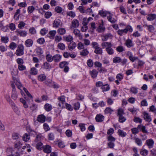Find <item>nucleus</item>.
<instances>
[{
    "label": "nucleus",
    "instance_id": "f257e3e1",
    "mask_svg": "<svg viewBox=\"0 0 156 156\" xmlns=\"http://www.w3.org/2000/svg\"><path fill=\"white\" fill-rule=\"evenodd\" d=\"M24 48L22 44H19L16 50L15 54L17 56H21L24 54Z\"/></svg>",
    "mask_w": 156,
    "mask_h": 156
},
{
    "label": "nucleus",
    "instance_id": "f03ea898",
    "mask_svg": "<svg viewBox=\"0 0 156 156\" xmlns=\"http://www.w3.org/2000/svg\"><path fill=\"white\" fill-rule=\"evenodd\" d=\"M22 88H23V90L25 91L28 97H24L26 100L27 101H30L29 102H32L33 101V100L32 99L33 97L32 96L25 88L23 87Z\"/></svg>",
    "mask_w": 156,
    "mask_h": 156
},
{
    "label": "nucleus",
    "instance_id": "7ed1b4c3",
    "mask_svg": "<svg viewBox=\"0 0 156 156\" xmlns=\"http://www.w3.org/2000/svg\"><path fill=\"white\" fill-rule=\"evenodd\" d=\"M59 101V103L58 104L59 106L60 107H63V105L65 102V97L64 96H62L58 98Z\"/></svg>",
    "mask_w": 156,
    "mask_h": 156
},
{
    "label": "nucleus",
    "instance_id": "20e7f679",
    "mask_svg": "<svg viewBox=\"0 0 156 156\" xmlns=\"http://www.w3.org/2000/svg\"><path fill=\"white\" fill-rule=\"evenodd\" d=\"M62 23L59 19H57L55 20L53 23V27L55 28L58 27L59 26H62Z\"/></svg>",
    "mask_w": 156,
    "mask_h": 156
},
{
    "label": "nucleus",
    "instance_id": "39448f33",
    "mask_svg": "<svg viewBox=\"0 0 156 156\" xmlns=\"http://www.w3.org/2000/svg\"><path fill=\"white\" fill-rule=\"evenodd\" d=\"M112 35L111 33H108L101 36V39L103 41H106L108 39H111Z\"/></svg>",
    "mask_w": 156,
    "mask_h": 156
},
{
    "label": "nucleus",
    "instance_id": "423d86ee",
    "mask_svg": "<svg viewBox=\"0 0 156 156\" xmlns=\"http://www.w3.org/2000/svg\"><path fill=\"white\" fill-rule=\"evenodd\" d=\"M43 151L47 153H50L51 152V147L48 145L44 146L43 148Z\"/></svg>",
    "mask_w": 156,
    "mask_h": 156
},
{
    "label": "nucleus",
    "instance_id": "0eeeda50",
    "mask_svg": "<svg viewBox=\"0 0 156 156\" xmlns=\"http://www.w3.org/2000/svg\"><path fill=\"white\" fill-rule=\"evenodd\" d=\"M143 115H144V119L148 122H150L151 121V119L150 115L149 114L145 112H144Z\"/></svg>",
    "mask_w": 156,
    "mask_h": 156
},
{
    "label": "nucleus",
    "instance_id": "6e6552de",
    "mask_svg": "<svg viewBox=\"0 0 156 156\" xmlns=\"http://www.w3.org/2000/svg\"><path fill=\"white\" fill-rule=\"evenodd\" d=\"M45 119L46 117L43 114L38 115L37 118V120L41 123H44L45 121Z\"/></svg>",
    "mask_w": 156,
    "mask_h": 156
},
{
    "label": "nucleus",
    "instance_id": "1a4fd4ad",
    "mask_svg": "<svg viewBox=\"0 0 156 156\" xmlns=\"http://www.w3.org/2000/svg\"><path fill=\"white\" fill-rule=\"evenodd\" d=\"M113 16V15L110 12L108 13V16L107 17L109 21L113 23L116 22V20L112 17Z\"/></svg>",
    "mask_w": 156,
    "mask_h": 156
},
{
    "label": "nucleus",
    "instance_id": "9d476101",
    "mask_svg": "<svg viewBox=\"0 0 156 156\" xmlns=\"http://www.w3.org/2000/svg\"><path fill=\"white\" fill-rule=\"evenodd\" d=\"M147 19L149 21H152L156 19V14H150L147 16Z\"/></svg>",
    "mask_w": 156,
    "mask_h": 156
},
{
    "label": "nucleus",
    "instance_id": "9b49d317",
    "mask_svg": "<svg viewBox=\"0 0 156 156\" xmlns=\"http://www.w3.org/2000/svg\"><path fill=\"white\" fill-rule=\"evenodd\" d=\"M79 25V22L77 20L75 19L72 21L71 27L76 28L78 27Z\"/></svg>",
    "mask_w": 156,
    "mask_h": 156
},
{
    "label": "nucleus",
    "instance_id": "f8f14e48",
    "mask_svg": "<svg viewBox=\"0 0 156 156\" xmlns=\"http://www.w3.org/2000/svg\"><path fill=\"white\" fill-rule=\"evenodd\" d=\"M127 55L129 56L130 60L132 62H133L136 60L138 59L137 57H133L132 53L130 51H128Z\"/></svg>",
    "mask_w": 156,
    "mask_h": 156
},
{
    "label": "nucleus",
    "instance_id": "ddd939ff",
    "mask_svg": "<svg viewBox=\"0 0 156 156\" xmlns=\"http://www.w3.org/2000/svg\"><path fill=\"white\" fill-rule=\"evenodd\" d=\"M73 33L77 37H78L80 39L82 38V35L80 33V31L77 29H75L73 30Z\"/></svg>",
    "mask_w": 156,
    "mask_h": 156
},
{
    "label": "nucleus",
    "instance_id": "4468645a",
    "mask_svg": "<svg viewBox=\"0 0 156 156\" xmlns=\"http://www.w3.org/2000/svg\"><path fill=\"white\" fill-rule=\"evenodd\" d=\"M33 43V40L31 39H29L25 41V44L27 47H30L32 46Z\"/></svg>",
    "mask_w": 156,
    "mask_h": 156
},
{
    "label": "nucleus",
    "instance_id": "2eb2a0df",
    "mask_svg": "<svg viewBox=\"0 0 156 156\" xmlns=\"http://www.w3.org/2000/svg\"><path fill=\"white\" fill-rule=\"evenodd\" d=\"M13 78L14 80V83L18 88L20 90H21L23 88V87L22 86V84L19 82L17 81V79H16L15 77L13 76Z\"/></svg>",
    "mask_w": 156,
    "mask_h": 156
},
{
    "label": "nucleus",
    "instance_id": "dca6fc26",
    "mask_svg": "<svg viewBox=\"0 0 156 156\" xmlns=\"http://www.w3.org/2000/svg\"><path fill=\"white\" fill-rule=\"evenodd\" d=\"M104 119V116L100 114L97 115L95 117V119L97 122H101L103 121Z\"/></svg>",
    "mask_w": 156,
    "mask_h": 156
},
{
    "label": "nucleus",
    "instance_id": "f3484780",
    "mask_svg": "<svg viewBox=\"0 0 156 156\" xmlns=\"http://www.w3.org/2000/svg\"><path fill=\"white\" fill-rule=\"evenodd\" d=\"M98 73V72L95 69H94L90 72L91 77L93 78L96 77Z\"/></svg>",
    "mask_w": 156,
    "mask_h": 156
},
{
    "label": "nucleus",
    "instance_id": "a211bd4d",
    "mask_svg": "<svg viewBox=\"0 0 156 156\" xmlns=\"http://www.w3.org/2000/svg\"><path fill=\"white\" fill-rule=\"evenodd\" d=\"M146 143L149 148H151L154 144V141L152 139H149L146 140Z\"/></svg>",
    "mask_w": 156,
    "mask_h": 156
},
{
    "label": "nucleus",
    "instance_id": "6ab92c4d",
    "mask_svg": "<svg viewBox=\"0 0 156 156\" xmlns=\"http://www.w3.org/2000/svg\"><path fill=\"white\" fill-rule=\"evenodd\" d=\"M42 67L43 69L48 70H49L51 68V66L49 63L46 62L43 63L42 65Z\"/></svg>",
    "mask_w": 156,
    "mask_h": 156
},
{
    "label": "nucleus",
    "instance_id": "aec40b11",
    "mask_svg": "<svg viewBox=\"0 0 156 156\" xmlns=\"http://www.w3.org/2000/svg\"><path fill=\"white\" fill-rule=\"evenodd\" d=\"M86 18H84L83 19V20L84 22L83 26L81 28V31L83 32H85L86 31L87 29V26L88 24V22H84V21L86 20Z\"/></svg>",
    "mask_w": 156,
    "mask_h": 156
},
{
    "label": "nucleus",
    "instance_id": "412c9836",
    "mask_svg": "<svg viewBox=\"0 0 156 156\" xmlns=\"http://www.w3.org/2000/svg\"><path fill=\"white\" fill-rule=\"evenodd\" d=\"M61 58V55L59 54H56L53 56V60L55 62H58L60 61Z\"/></svg>",
    "mask_w": 156,
    "mask_h": 156
},
{
    "label": "nucleus",
    "instance_id": "4be33fe9",
    "mask_svg": "<svg viewBox=\"0 0 156 156\" xmlns=\"http://www.w3.org/2000/svg\"><path fill=\"white\" fill-rule=\"evenodd\" d=\"M76 46V44L72 41L69 45L68 48L70 51H72L75 48Z\"/></svg>",
    "mask_w": 156,
    "mask_h": 156
},
{
    "label": "nucleus",
    "instance_id": "5701e85b",
    "mask_svg": "<svg viewBox=\"0 0 156 156\" xmlns=\"http://www.w3.org/2000/svg\"><path fill=\"white\" fill-rule=\"evenodd\" d=\"M103 23V22L102 21V23ZM105 30V27L103 26V24H101L99 26L98 28L97 29V31L99 33L103 32Z\"/></svg>",
    "mask_w": 156,
    "mask_h": 156
},
{
    "label": "nucleus",
    "instance_id": "b1692460",
    "mask_svg": "<svg viewBox=\"0 0 156 156\" xmlns=\"http://www.w3.org/2000/svg\"><path fill=\"white\" fill-rule=\"evenodd\" d=\"M125 44L126 45L128 48L131 47L133 46L132 40L129 39H127L126 41Z\"/></svg>",
    "mask_w": 156,
    "mask_h": 156
},
{
    "label": "nucleus",
    "instance_id": "393cba45",
    "mask_svg": "<svg viewBox=\"0 0 156 156\" xmlns=\"http://www.w3.org/2000/svg\"><path fill=\"white\" fill-rule=\"evenodd\" d=\"M67 16H70L72 18H74L76 16L75 13L72 11H67L66 12Z\"/></svg>",
    "mask_w": 156,
    "mask_h": 156
},
{
    "label": "nucleus",
    "instance_id": "a878e982",
    "mask_svg": "<svg viewBox=\"0 0 156 156\" xmlns=\"http://www.w3.org/2000/svg\"><path fill=\"white\" fill-rule=\"evenodd\" d=\"M101 46L103 48H104L105 47H110L112 46L111 43L108 42H105L102 43L101 44Z\"/></svg>",
    "mask_w": 156,
    "mask_h": 156
},
{
    "label": "nucleus",
    "instance_id": "bb28decb",
    "mask_svg": "<svg viewBox=\"0 0 156 156\" xmlns=\"http://www.w3.org/2000/svg\"><path fill=\"white\" fill-rule=\"evenodd\" d=\"M148 151L147 150L143 148L141 149L140 152V154L142 155L143 156H146L148 154Z\"/></svg>",
    "mask_w": 156,
    "mask_h": 156
},
{
    "label": "nucleus",
    "instance_id": "cd10ccee",
    "mask_svg": "<svg viewBox=\"0 0 156 156\" xmlns=\"http://www.w3.org/2000/svg\"><path fill=\"white\" fill-rule=\"evenodd\" d=\"M8 101L10 103H12V108L13 109L14 111L17 114H19V112L18 110V108L16 107L14 104L11 101H10V100H8Z\"/></svg>",
    "mask_w": 156,
    "mask_h": 156
},
{
    "label": "nucleus",
    "instance_id": "c85d7f7f",
    "mask_svg": "<svg viewBox=\"0 0 156 156\" xmlns=\"http://www.w3.org/2000/svg\"><path fill=\"white\" fill-rule=\"evenodd\" d=\"M17 33V35H20L22 37L26 36L27 34V33L26 31H16Z\"/></svg>",
    "mask_w": 156,
    "mask_h": 156
},
{
    "label": "nucleus",
    "instance_id": "c756f323",
    "mask_svg": "<svg viewBox=\"0 0 156 156\" xmlns=\"http://www.w3.org/2000/svg\"><path fill=\"white\" fill-rule=\"evenodd\" d=\"M58 33L60 35L65 34L66 32V30L64 28H59L57 30Z\"/></svg>",
    "mask_w": 156,
    "mask_h": 156
},
{
    "label": "nucleus",
    "instance_id": "7c9ffc66",
    "mask_svg": "<svg viewBox=\"0 0 156 156\" xmlns=\"http://www.w3.org/2000/svg\"><path fill=\"white\" fill-rule=\"evenodd\" d=\"M95 49L94 52L96 54L100 55H101L102 54V50L101 48L98 47L96 48Z\"/></svg>",
    "mask_w": 156,
    "mask_h": 156
},
{
    "label": "nucleus",
    "instance_id": "2f4dec72",
    "mask_svg": "<svg viewBox=\"0 0 156 156\" xmlns=\"http://www.w3.org/2000/svg\"><path fill=\"white\" fill-rule=\"evenodd\" d=\"M134 140H135V142L139 146H140L142 145V141L141 139L139 138L136 137H134Z\"/></svg>",
    "mask_w": 156,
    "mask_h": 156
},
{
    "label": "nucleus",
    "instance_id": "473e14b6",
    "mask_svg": "<svg viewBox=\"0 0 156 156\" xmlns=\"http://www.w3.org/2000/svg\"><path fill=\"white\" fill-rule=\"evenodd\" d=\"M46 58L47 62H51L53 60V57L49 54H48L46 55Z\"/></svg>",
    "mask_w": 156,
    "mask_h": 156
},
{
    "label": "nucleus",
    "instance_id": "72a5a7b5",
    "mask_svg": "<svg viewBox=\"0 0 156 156\" xmlns=\"http://www.w3.org/2000/svg\"><path fill=\"white\" fill-rule=\"evenodd\" d=\"M89 53L88 50L87 49H84L82 50L80 53V54L82 56H85L87 55Z\"/></svg>",
    "mask_w": 156,
    "mask_h": 156
},
{
    "label": "nucleus",
    "instance_id": "f704fd0d",
    "mask_svg": "<svg viewBox=\"0 0 156 156\" xmlns=\"http://www.w3.org/2000/svg\"><path fill=\"white\" fill-rule=\"evenodd\" d=\"M30 138V136L29 134L26 133L23 137V140L26 142L28 141Z\"/></svg>",
    "mask_w": 156,
    "mask_h": 156
},
{
    "label": "nucleus",
    "instance_id": "c9c22d12",
    "mask_svg": "<svg viewBox=\"0 0 156 156\" xmlns=\"http://www.w3.org/2000/svg\"><path fill=\"white\" fill-rule=\"evenodd\" d=\"M137 128L140 129L142 132L144 133H147V131L146 129V127L144 126H143L140 125H139L137 126Z\"/></svg>",
    "mask_w": 156,
    "mask_h": 156
},
{
    "label": "nucleus",
    "instance_id": "e433bc0d",
    "mask_svg": "<svg viewBox=\"0 0 156 156\" xmlns=\"http://www.w3.org/2000/svg\"><path fill=\"white\" fill-rule=\"evenodd\" d=\"M111 47H107L106 48V51L109 55H112L114 53V50Z\"/></svg>",
    "mask_w": 156,
    "mask_h": 156
},
{
    "label": "nucleus",
    "instance_id": "4c0bfd02",
    "mask_svg": "<svg viewBox=\"0 0 156 156\" xmlns=\"http://www.w3.org/2000/svg\"><path fill=\"white\" fill-rule=\"evenodd\" d=\"M109 12H110L101 10L99 11V13L101 16L104 17L106 16L107 15H108Z\"/></svg>",
    "mask_w": 156,
    "mask_h": 156
},
{
    "label": "nucleus",
    "instance_id": "58836bf2",
    "mask_svg": "<svg viewBox=\"0 0 156 156\" xmlns=\"http://www.w3.org/2000/svg\"><path fill=\"white\" fill-rule=\"evenodd\" d=\"M44 146L43 145L42 143L41 142L37 143L36 147L38 150H41L43 148Z\"/></svg>",
    "mask_w": 156,
    "mask_h": 156
},
{
    "label": "nucleus",
    "instance_id": "ea45409f",
    "mask_svg": "<svg viewBox=\"0 0 156 156\" xmlns=\"http://www.w3.org/2000/svg\"><path fill=\"white\" fill-rule=\"evenodd\" d=\"M57 47L59 49L62 50H64L65 49V44L62 43H58Z\"/></svg>",
    "mask_w": 156,
    "mask_h": 156
},
{
    "label": "nucleus",
    "instance_id": "a19ab883",
    "mask_svg": "<svg viewBox=\"0 0 156 156\" xmlns=\"http://www.w3.org/2000/svg\"><path fill=\"white\" fill-rule=\"evenodd\" d=\"M30 73L33 75H36L37 74V70L34 67H32L31 69Z\"/></svg>",
    "mask_w": 156,
    "mask_h": 156
},
{
    "label": "nucleus",
    "instance_id": "79ce46f5",
    "mask_svg": "<svg viewBox=\"0 0 156 156\" xmlns=\"http://www.w3.org/2000/svg\"><path fill=\"white\" fill-rule=\"evenodd\" d=\"M117 32L118 34L121 36L127 34L125 29L123 30H119Z\"/></svg>",
    "mask_w": 156,
    "mask_h": 156
},
{
    "label": "nucleus",
    "instance_id": "37998d69",
    "mask_svg": "<svg viewBox=\"0 0 156 156\" xmlns=\"http://www.w3.org/2000/svg\"><path fill=\"white\" fill-rule=\"evenodd\" d=\"M46 78V76L44 74H41L38 76V79L40 81H42L44 80Z\"/></svg>",
    "mask_w": 156,
    "mask_h": 156
},
{
    "label": "nucleus",
    "instance_id": "c03bdc74",
    "mask_svg": "<svg viewBox=\"0 0 156 156\" xmlns=\"http://www.w3.org/2000/svg\"><path fill=\"white\" fill-rule=\"evenodd\" d=\"M113 61L114 63H119L122 61V59L120 58L116 57L113 58Z\"/></svg>",
    "mask_w": 156,
    "mask_h": 156
},
{
    "label": "nucleus",
    "instance_id": "a18cd8bd",
    "mask_svg": "<svg viewBox=\"0 0 156 156\" xmlns=\"http://www.w3.org/2000/svg\"><path fill=\"white\" fill-rule=\"evenodd\" d=\"M11 97L14 100H16L17 98V95L16 90H12Z\"/></svg>",
    "mask_w": 156,
    "mask_h": 156
},
{
    "label": "nucleus",
    "instance_id": "49530a36",
    "mask_svg": "<svg viewBox=\"0 0 156 156\" xmlns=\"http://www.w3.org/2000/svg\"><path fill=\"white\" fill-rule=\"evenodd\" d=\"M55 10L57 13H60L63 11V9L60 6H57L55 7Z\"/></svg>",
    "mask_w": 156,
    "mask_h": 156
},
{
    "label": "nucleus",
    "instance_id": "de8ad7c7",
    "mask_svg": "<svg viewBox=\"0 0 156 156\" xmlns=\"http://www.w3.org/2000/svg\"><path fill=\"white\" fill-rule=\"evenodd\" d=\"M64 38H65L66 41L69 42H71L73 39V37L70 35L64 37Z\"/></svg>",
    "mask_w": 156,
    "mask_h": 156
},
{
    "label": "nucleus",
    "instance_id": "09e8293b",
    "mask_svg": "<svg viewBox=\"0 0 156 156\" xmlns=\"http://www.w3.org/2000/svg\"><path fill=\"white\" fill-rule=\"evenodd\" d=\"M118 133L119 135L122 137H125L126 135V132L122 131L120 129L118 130Z\"/></svg>",
    "mask_w": 156,
    "mask_h": 156
},
{
    "label": "nucleus",
    "instance_id": "8fccbe9b",
    "mask_svg": "<svg viewBox=\"0 0 156 156\" xmlns=\"http://www.w3.org/2000/svg\"><path fill=\"white\" fill-rule=\"evenodd\" d=\"M44 108L47 111H49L51 110L52 107L50 104H46L44 105Z\"/></svg>",
    "mask_w": 156,
    "mask_h": 156
},
{
    "label": "nucleus",
    "instance_id": "3c124183",
    "mask_svg": "<svg viewBox=\"0 0 156 156\" xmlns=\"http://www.w3.org/2000/svg\"><path fill=\"white\" fill-rule=\"evenodd\" d=\"M1 40L5 43H7L9 41V38L7 36L2 37Z\"/></svg>",
    "mask_w": 156,
    "mask_h": 156
},
{
    "label": "nucleus",
    "instance_id": "603ef678",
    "mask_svg": "<svg viewBox=\"0 0 156 156\" xmlns=\"http://www.w3.org/2000/svg\"><path fill=\"white\" fill-rule=\"evenodd\" d=\"M101 88L103 90V91H105L108 90L110 88L109 85L107 84L102 86Z\"/></svg>",
    "mask_w": 156,
    "mask_h": 156
},
{
    "label": "nucleus",
    "instance_id": "864d4df0",
    "mask_svg": "<svg viewBox=\"0 0 156 156\" xmlns=\"http://www.w3.org/2000/svg\"><path fill=\"white\" fill-rule=\"evenodd\" d=\"M125 29L127 33L128 31L131 32L133 31L132 27L129 25H127Z\"/></svg>",
    "mask_w": 156,
    "mask_h": 156
},
{
    "label": "nucleus",
    "instance_id": "5fc2aeb1",
    "mask_svg": "<svg viewBox=\"0 0 156 156\" xmlns=\"http://www.w3.org/2000/svg\"><path fill=\"white\" fill-rule=\"evenodd\" d=\"M56 33V30H51L49 32V34L50 35V37L51 38H54V37Z\"/></svg>",
    "mask_w": 156,
    "mask_h": 156
},
{
    "label": "nucleus",
    "instance_id": "6e6d98bb",
    "mask_svg": "<svg viewBox=\"0 0 156 156\" xmlns=\"http://www.w3.org/2000/svg\"><path fill=\"white\" fill-rule=\"evenodd\" d=\"M73 105L74 106V109L75 110H78L79 109L80 105L79 102H77L76 103H74Z\"/></svg>",
    "mask_w": 156,
    "mask_h": 156
},
{
    "label": "nucleus",
    "instance_id": "4d7b16f0",
    "mask_svg": "<svg viewBox=\"0 0 156 156\" xmlns=\"http://www.w3.org/2000/svg\"><path fill=\"white\" fill-rule=\"evenodd\" d=\"M118 117L119 120L120 122L123 123L125 122L126 120V118L123 115H120Z\"/></svg>",
    "mask_w": 156,
    "mask_h": 156
},
{
    "label": "nucleus",
    "instance_id": "13d9d810",
    "mask_svg": "<svg viewBox=\"0 0 156 156\" xmlns=\"http://www.w3.org/2000/svg\"><path fill=\"white\" fill-rule=\"evenodd\" d=\"M34 9L35 8L33 6H30L28 7L27 11L29 13H31Z\"/></svg>",
    "mask_w": 156,
    "mask_h": 156
},
{
    "label": "nucleus",
    "instance_id": "bf43d9fd",
    "mask_svg": "<svg viewBox=\"0 0 156 156\" xmlns=\"http://www.w3.org/2000/svg\"><path fill=\"white\" fill-rule=\"evenodd\" d=\"M154 27L152 25H149L147 29L150 32H153L155 30Z\"/></svg>",
    "mask_w": 156,
    "mask_h": 156
},
{
    "label": "nucleus",
    "instance_id": "052dcab7",
    "mask_svg": "<svg viewBox=\"0 0 156 156\" xmlns=\"http://www.w3.org/2000/svg\"><path fill=\"white\" fill-rule=\"evenodd\" d=\"M68 63L66 61L62 62H61L59 64V67L60 68H62L67 66Z\"/></svg>",
    "mask_w": 156,
    "mask_h": 156
},
{
    "label": "nucleus",
    "instance_id": "680f3d73",
    "mask_svg": "<svg viewBox=\"0 0 156 156\" xmlns=\"http://www.w3.org/2000/svg\"><path fill=\"white\" fill-rule=\"evenodd\" d=\"M48 32V30L46 28H44L41 29L40 34L42 36L45 35Z\"/></svg>",
    "mask_w": 156,
    "mask_h": 156
},
{
    "label": "nucleus",
    "instance_id": "e2e57ef3",
    "mask_svg": "<svg viewBox=\"0 0 156 156\" xmlns=\"http://www.w3.org/2000/svg\"><path fill=\"white\" fill-rule=\"evenodd\" d=\"M48 139L49 140H52L54 139V135L53 133H48Z\"/></svg>",
    "mask_w": 156,
    "mask_h": 156
},
{
    "label": "nucleus",
    "instance_id": "0e129e2a",
    "mask_svg": "<svg viewBox=\"0 0 156 156\" xmlns=\"http://www.w3.org/2000/svg\"><path fill=\"white\" fill-rule=\"evenodd\" d=\"M41 134L37 135L35 140V142L36 143L40 142V141L41 140Z\"/></svg>",
    "mask_w": 156,
    "mask_h": 156
},
{
    "label": "nucleus",
    "instance_id": "69168bd1",
    "mask_svg": "<svg viewBox=\"0 0 156 156\" xmlns=\"http://www.w3.org/2000/svg\"><path fill=\"white\" fill-rule=\"evenodd\" d=\"M52 14L51 12H47L44 14V17L46 19H48L52 15Z\"/></svg>",
    "mask_w": 156,
    "mask_h": 156
},
{
    "label": "nucleus",
    "instance_id": "338daca9",
    "mask_svg": "<svg viewBox=\"0 0 156 156\" xmlns=\"http://www.w3.org/2000/svg\"><path fill=\"white\" fill-rule=\"evenodd\" d=\"M116 50L117 51L119 52H121L125 50L123 46H119L116 48Z\"/></svg>",
    "mask_w": 156,
    "mask_h": 156
},
{
    "label": "nucleus",
    "instance_id": "774afa93",
    "mask_svg": "<svg viewBox=\"0 0 156 156\" xmlns=\"http://www.w3.org/2000/svg\"><path fill=\"white\" fill-rule=\"evenodd\" d=\"M124 114L123 110L121 108H119L118 110L117 115L119 116L120 115H123Z\"/></svg>",
    "mask_w": 156,
    "mask_h": 156
}]
</instances>
